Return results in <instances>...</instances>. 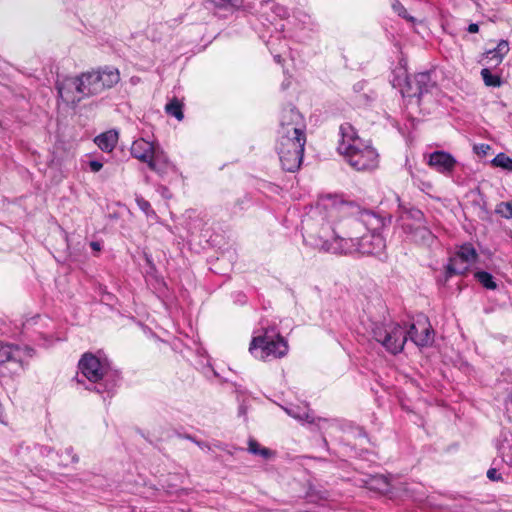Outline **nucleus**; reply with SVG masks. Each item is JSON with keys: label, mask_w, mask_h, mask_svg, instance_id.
<instances>
[{"label": "nucleus", "mask_w": 512, "mask_h": 512, "mask_svg": "<svg viewBox=\"0 0 512 512\" xmlns=\"http://www.w3.org/2000/svg\"><path fill=\"white\" fill-rule=\"evenodd\" d=\"M320 229L310 234L316 248L335 254H378L385 247L380 230L385 220L337 196L322 197L313 212Z\"/></svg>", "instance_id": "nucleus-1"}, {"label": "nucleus", "mask_w": 512, "mask_h": 512, "mask_svg": "<svg viewBox=\"0 0 512 512\" xmlns=\"http://www.w3.org/2000/svg\"><path fill=\"white\" fill-rule=\"evenodd\" d=\"M337 152L344 160L357 171H371L377 168L379 155L374 147L360 138L349 123L339 127Z\"/></svg>", "instance_id": "nucleus-2"}, {"label": "nucleus", "mask_w": 512, "mask_h": 512, "mask_svg": "<svg viewBox=\"0 0 512 512\" xmlns=\"http://www.w3.org/2000/svg\"><path fill=\"white\" fill-rule=\"evenodd\" d=\"M249 352L256 359L267 361L285 356L288 352V344L273 329H265L262 335L252 339Z\"/></svg>", "instance_id": "nucleus-3"}, {"label": "nucleus", "mask_w": 512, "mask_h": 512, "mask_svg": "<svg viewBox=\"0 0 512 512\" xmlns=\"http://www.w3.org/2000/svg\"><path fill=\"white\" fill-rule=\"evenodd\" d=\"M305 142V135L278 134L276 151L284 170L294 172L300 167Z\"/></svg>", "instance_id": "nucleus-4"}, {"label": "nucleus", "mask_w": 512, "mask_h": 512, "mask_svg": "<svg viewBox=\"0 0 512 512\" xmlns=\"http://www.w3.org/2000/svg\"><path fill=\"white\" fill-rule=\"evenodd\" d=\"M78 77L82 87V94L85 97H89L98 95L116 85L120 80V73L117 69L105 68L88 71Z\"/></svg>", "instance_id": "nucleus-5"}, {"label": "nucleus", "mask_w": 512, "mask_h": 512, "mask_svg": "<svg viewBox=\"0 0 512 512\" xmlns=\"http://www.w3.org/2000/svg\"><path fill=\"white\" fill-rule=\"evenodd\" d=\"M374 339L382 344L387 351L396 354L403 350L408 340L407 328L398 323L374 324L372 328Z\"/></svg>", "instance_id": "nucleus-6"}, {"label": "nucleus", "mask_w": 512, "mask_h": 512, "mask_svg": "<svg viewBox=\"0 0 512 512\" xmlns=\"http://www.w3.org/2000/svg\"><path fill=\"white\" fill-rule=\"evenodd\" d=\"M477 252L471 244L460 246L453 257L450 258L447 272L452 274H464L476 262Z\"/></svg>", "instance_id": "nucleus-7"}, {"label": "nucleus", "mask_w": 512, "mask_h": 512, "mask_svg": "<svg viewBox=\"0 0 512 512\" xmlns=\"http://www.w3.org/2000/svg\"><path fill=\"white\" fill-rule=\"evenodd\" d=\"M79 370L90 382H98L107 374L106 363L100 361L99 358L91 353H86L79 361Z\"/></svg>", "instance_id": "nucleus-8"}, {"label": "nucleus", "mask_w": 512, "mask_h": 512, "mask_svg": "<svg viewBox=\"0 0 512 512\" xmlns=\"http://www.w3.org/2000/svg\"><path fill=\"white\" fill-rule=\"evenodd\" d=\"M410 216L415 220V224L404 223L403 228L405 232L411 235L412 239L421 244H431L434 240V235L423 224V213L419 210H412Z\"/></svg>", "instance_id": "nucleus-9"}, {"label": "nucleus", "mask_w": 512, "mask_h": 512, "mask_svg": "<svg viewBox=\"0 0 512 512\" xmlns=\"http://www.w3.org/2000/svg\"><path fill=\"white\" fill-rule=\"evenodd\" d=\"M302 115L295 108H286L280 116L278 134L305 135Z\"/></svg>", "instance_id": "nucleus-10"}, {"label": "nucleus", "mask_w": 512, "mask_h": 512, "mask_svg": "<svg viewBox=\"0 0 512 512\" xmlns=\"http://www.w3.org/2000/svg\"><path fill=\"white\" fill-rule=\"evenodd\" d=\"M156 146L157 143L155 142H150L143 138L137 139L132 143L131 155L139 161L146 163L151 170L160 172L161 169L155 162Z\"/></svg>", "instance_id": "nucleus-11"}, {"label": "nucleus", "mask_w": 512, "mask_h": 512, "mask_svg": "<svg viewBox=\"0 0 512 512\" xmlns=\"http://www.w3.org/2000/svg\"><path fill=\"white\" fill-rule=\"evenodd\" d=\"M408 339L418 347H427L432 344L434 334L426 317H419L407 329Z\"/></svg>", "instance_id": "nucleus-12"}, {"label": "nucleus", "mask_w": 512, "mask_h": 512, "mask_svg": "<svg viewBox=\"0 0 512 512\" xmlns=\"http://www.w3.org/2000/svg\"><path fill=\"white\" fill-rule=\"evenodd\" d=\"M58 93L65 103L71 105H76L85 98L84 94H82L79 77H69L64 79L58 85Z\"/></svg>", "instance_id": "nucleus-13"}, {"label": "nucleus", "mask_w": 512, "mask_h": 512, "mask_svg": "<svg viewBox=\"0 0 512 512\" xmlns=\"http://www.w3.org/2000/svg\"><path fill=\"white\" fill-rule=\"evenodd\" d=\"M428 165L437 172L447 174L453 171L456 160L447 152L435 151L429 155Z\"/></svg>", "instance_id": "nucleus-14"}, {"label": "nucleus", "mask_w": 512, "mask_h": 512, "mask_svg": "<svg viewBox=\"0 0 512 512\" xmlns=\"http://www.w3.org/2000/svg\"><path fill=\"white\" fill-rule=\"evenodd\" d=\"M429 81L428 73H419L413 78L405 76L406 88L402 89V92L407 93L408 96L421 95L424 91V85Z\"/></svg>", "instance_id": "nucleus-15"}, {"label": "nucleus", "mask_w": 512, "mask_h": 512, "mask_svg": "<svg viewBox=\"0 0 512 512\" xmlns=\"http://www.w3.org/2000/svg\"><path fill=\"white\" fill-rule=\"evenodd\" d=\"M94 142L102 151L111 152L118 142V133L114 130L106 131L98 135Z\"/></svg>", "instance_id": "nucleus-16"}, {"label": "nucleus", "mask_w": 512, "mask_h": 512, "mask_svg": "<svg viewBox=\"0 0 512 512\" xmlns=\"http://www.w3.org/2000/svg\"><path fill=\"white\" fill-rule=\"evenodd\" d=\"M284 411L292 418L299 422L314 423L315 418L307 406L292 405L289 407H282Z\"/></svg>", "instance_id": "nucleus-17"}, {"label": "nucleus", "mask_w": 512, "mask_h": 512, "mask_svg": "<svg viewBox=\"0 0 512 512\" xmlns=\"http://www.w3.org/2000/svg\"><path fill=\"white\" fill-rule=\"evenodd\" d=\"M182 107L183 105L179 100L173 99L166 104L165 111L167 114L175 117L178 121H181L184 118Z\"/></svg>", "instance_id": "nucleus-18"}, {"label": "nucleus", "mask_w": 512, "mask_h": 512, "mask_svg": "<svg viewBox=\"0 0 512 512\" xmlns=\"http://www.w3.org/2000/svg\"><path fill=\"white\" fill-rule=\"evenodd\" d=\"M248 451L254 455H259L264 459H268L273 455V452L270 449L260 446V444L254 439L249 440Z\"/></svg>", "instance_id": "nucleus-19"}, {"label": "nucleus", "mask_w": 512, "mask_h": 512, "mask_svg": "<svg viewBox=\"0 0 512 512\" xmlns=\"http://www.w3.org/2000/svg\"><path fill=\"white\" fill-rule=\"evenodd\" d=\"M369 489L376 490L380 493H387L389 491V483L384 476H375L369 481Z\"/></svg>", "instance_id": "nucleus-20"}, {"label": "nucleus", "mask_w": 512, "mask_h": 512, "mask_svg": "<svg viewBox=\"0 0 512 512\" xmlns=\"http://www.w3.org/2000/svg\"><path fill=\"white\" fill-rule=\"evenodd\" d=\"M59 464L66 467L70 464L77 463L79 461V458L76 454L73 452L72 447H66L64 450L61 451L59 455Z\"/></svg>", "instance_id": "nucleus-21"}, {"label": "nucleus", "mask_w": 512, "mask_h": 512, "mask_svg": "<svg viewBox=\"0 0 512 512\" xmlns=\"http://www.w3.org/2000/svg\"><path fill=\"white\" fill-rule=\"evenodd\" d=\"M481 76L486 86L499 87L501 85L500 77L492 74L488 68L481 70Z\"/></svg>", "instance_id": "nucleus-22"}, {"label": "nucleus", "mask_w": 512, "mask_h": 512, "mask_svg": "<svg viewBox=\"0 0 512 512\" xmlns=\"http://www.w3.org/2000/svg\"><path fill=\"white\" fill-rule=\"evenodd\" d=\"M476 279L487 289L494 290L497 285L493 280V277L490 273L485 271H479L475 273Z\"/></svg>", "instance_id": "nucleus-23"}, {"label": "nucleus", "mask_w": 512, "mask_h": 512, "mask_svg": "<svg viewBox=\"0 0 512 512\" xmlns=\"http://www.w3.org/2000/svg\"><path fill=\"white\" fill-rule=\"evenodd\" d=\"M155 162L157 163L158 167L161 169L160 172H157L160 175L164 173V167L170 165V161H169L166 153L160 148V146L158 144L155 148Z\"/></svg>", "instance_id": "nucleus-24"}, {"label": "nucleus", "mask_w": 512, "mask_h": 512, "mask_svg": "<svg viewBox=\"0 0 512 512\" xmlns=\"http://www.w3.org/2000/svg\"><path fill=\"white\" fill-rule=\"evenodd\" d=\"M492 164L507 171H512V158L508 157L504 153H499L496 155V157L492 160Z\"/></svg>", "instance_id": "nucleus-25"}, {"label": "nucleus", "mask_w": 512, "mask_h": 512, "mask_svg": "<svg viewBox=\"0 0 512 512\" xmlns=\"http://www.w3.org/2000/svg\"><path fill=\"white\" fill-rule=\"evenodd\" d=\"M496 212L502 217L511 219L512 218V202H501L496 207Z\"/></svg>", "instance_id": "nucleus-26"}, {"label": "nucleus", "mask_w": 512, "mask_h": 512, "mask_svg": "<svg viewBox=\"0 0 512 512\" xmlns=\"http://www.w3.org/2000/svg\"><path fill=\"white\" fill-rule=\"evenodd\" d=\"M12 360L11 347L0 342V366Z\"/></svg>", "instance_id": "nucleus-27"}, {"label": "nucleus", "mask_w": 512, "mask_h": 512, "mask_svg": "<svg viewBox=\"0 0 512 512\" xmlns=\"http://www.w3.org/2000/svg\"><path fill=\"white\" fill-rule=\"evenodd\" d=\"M504 55H499L496 49L489 50L486 53V58L493 62V64L498 65L502 62Z\"/></svg>", "instance_id": "nucleus-28"}, {"label": "nucleus", "mask_w": 512, "mask_h": 512, "mask_svg": "<svg viewBox=\"0 0 512 512\" xmlns=\"http://www.w3.org/2000/svg\"><path fill=\"white\" fill-rule=\"evenodd\" d=\"M393 9L399 16H402L403 18L413 21V18L407 15L406 9L400 3L394 4Z\"/></svg>", "instance_id": "nucleus-29"}, {"label": "nucleus", "mask_w": 512, "mask_h": 512, "mask_svg": "<svg viewBox=\"0 0 512 512\" xmlns=\"http://www.w3.org/2000/svg\"><path fill=\"white\" fill-rule=\"evenodd\" d=\"M490 150L491 147L488 144H479L474 146L475 153L480 156L486 155Z\"/></svg>", "instance_id": "nucleus-30"}, {"label": "nucleus", "mask_w": 512, "mask_h": 512, "mask_svg": "<svg viewBox=\"0 0 512 512\" xmlns=\"http://www.w3.org/2000/svg\"><path fill=\"white\" fill-rule=\"evenodd\" d=\"M498 52L499 55H506L507 52L509 51V45H508V42L506 41H501L497 47L495 48Z\"/></svg>", "instance_id": "nucleus-31"}, {"label": "nucleus", "mask_w": 512, "mask_h": 512, "mask_svg": "<svg viewBox=\"0 0 512 512\" xmlns=\"http://www.w3.org/2000/svg\"><path fill=\"white\" fill-rule=\"evenodd\" d=\"M487 477L491 481H498L501 479V475L497 472L495 468H491L487 471Z\"/></svg>", "instance_id": "nucleus-32"}, {"label": "nucleus", "mask_w": 512, "mask_h": 512, "mask_svg": "<svg viewBox=\"0 0 512 512\" xmlns=\"http://www.w3.org/2000/svg\"><path fill=\"white\" fill-rule=\"evenodd\" d=\"M89 167H90L92 172L96 173V172H99L102 169L103 164L101 162L97 161V160H91L89 162Z\"/></svg>", "instance_id": "nucleus-33"}, {"label": "nucleus", "mask_w": 512, "mask_h": 512, "mask_svg": "<svg viewBox=\"0 0 512 512\" xmlns=\"http://www.w3.org/2000/svg\"><path fill=\"white\" fill-rule=\"evenodd\" d=\"M478 30H479V27H478V25H477V24H475V23H472V24H470V25L468 26V32H469V33H477V32H478Z\"/></svg>", "instance_id": "nucleus-34"}, {"label": "nucleus", "mask_w": 512, "mask_h": 512, "mask_svg": "<svg viewBox=\"0 0 512 512\" xmlns=\"http://www.w3.org/2000/svg\"><path fill=\"white\" fill-rule=\"evenodd\" d=\"M138 203H139L140 208L144 211H146L150 207V204L147 201L141 200V201H138Z\"/></svg>", "instance_id": "nucleus-35"}, {"label": "nucleus", "mask_w": 512, "mask_h": 512, "mask_svg": "<svg viewBox=\"0 0 512 512\" xmlns=\"http://www.w3.org/2000/svg\"><path fill=\"white\" fill-rule=\"evenodd\" d=\"M91 248L95 251H99L101 248H100V244L98 242H91Z\"/></svg>", "instance_id": "nucleus-36"}, {"label": "nucleus", "mask_w": 512, "mask_h": 512, "mask_svg": "<svg viewBox=\"0 0 512 512\" xmlns=\"http://www.w3.org/2000/svg\"><path fill=\"white\" fill-rule=\"evenodd\" d=\"M275 60H276L277 62H280V56H279V55L275 56Z\"/></svg>", "instance_id": "nucleus-37"}, {"label": "nucleus", "mask_w": 512, "mask_h": 512, "mask_svg": "<svg viewBox=\"0 0 512 512\" xmlns=\"http://www.w3.org/2000/svg\"><path fill=\"white\" fill-rule=\"evenodd\" d=\"M164 194H167V188L163 187Z\"/></svg>", "instance_id": "nucleus-38"}, {"label": "nucleus", "mask_w": 512, "mask_h": 512, "mask_svg": "<svg viewBox=\"0 0 512 512\" xmlns=\"http://www.w3.org/2000/svg\"><path fill=\"white\" fill-rule=\"evenodd\" d=\"M164 194H167V188L163 187Z\"/></svg>", "instance_id": "nucleus-39"}, {"label": "nucleus", "mask_w": 512, "mask_h": 512, "mask_svg": "<svg viewBox=\"0 0 512 512\" xmlns=\"http://www.w3.org/2000/svg\"><path fill=\"white\" fill-rule=\"evenodd\" d=\"M509 400H510V402H511V404H512V393H511V395L509 396Z\"/></svg>", "instance_id": "nucleus-40"}, {"label": "nucleus", "mask_w": 512, "mask_h": 512, "mask_svg": "<svg viewBox=\"0 0 512 512\" xmlns=\"http://www.w3.org/2000/svg\"><path fill=\"white\" fill-rule=\"evenodd\" d=\"M322 421V419H318V424ZM326 420H323V422H325Z\"/></svg>", "instance_id": "nucleus-41"}]
</instances>
